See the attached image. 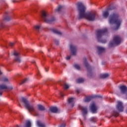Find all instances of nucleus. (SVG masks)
I'll list each match as a JSON object with an SVG mask.
<instances>
[{
    "label": "nucleus",
    "mask_w": 127,
    "mask_h": 127,
    "mask_svg": "<svg viewBox=\"0 0 127 127\" xmlns=\"http://www.w3.org/2000/svg\"><path fill=\"white\" fill-rule=\"evenodd\" d=\"M120 93L122 95H125L127 97V87L125 85H121L120 86Z\"/></svg>",
    "instance_id": "nucleus-10"
},
{
    "label": "nucleus",
    "mask_w": 127,
    "mask_h": 127,
    "mask_svg": "<svg viewBox=\"0 0 127 127\" xmlns=\"http://www.w3.org/2000/svg\"><path fill=\"white\" fill-rule=\"evenodd\" d=\"M113 9H115V8L114 7H111L107 8V10L103 11L102 14L103 17H104V18H108L109 14H110V11L113 10Z\"/></svg>",
    "instance_id": "nucleus-9"
},
{
    "label": "nucleus",
    "mask_w": 127,
    "mask_h": 127,
    "mask_svg": "<svg viewBox=\"0 0 127 127\" xmlns=\"http://www.w3.org/2000/svg\"><path fill=\"white\" fill-rule=\"evenodd\" d=\"M78 108L81 110L83 117H84V119H86V116L88 114V108L87 107H83L81 105H79Z\"/></svg>",
    "instance_id": "nucleus-8"
},
{
    "label": "nucleus",
    "mask_w": 127,
    "mask_h": 127,
    "mask_svg": "<svg viewBox=\"0 0 127 127\" xmlns=\"http://www.w3.org/2000/svg\"><path fill=\"white\" fill-rule=\"evenodd\" d=\"M67 102L68 104H71V108L74 107V104H73V102H74V98H70L68 99Z\"/></svg>",
    "instance_id": "nucleus-23"
},
{
    "label": "nucleus",
    "mask_w": 127,
    "mask_h": 127,
    "mask_svg": "<svg viewBox=\"0 0 127 127\" xmlns=\"http://www.w3.org/2000/svg\"><path fill=\"white\" fill-rule=\"evenodd\" d=\"M84 64L85 65L86 68L87 69V75L89 77H91L92 75H93V73H92V68H91V66L88 63V62L87 61V59H85L83 61Z\"/></svg>",
    "instance_id": "nucleus-7"
},
{
    "label": "nucleus",
    "mask_w": 127,
    "mask_h": 127,
    "mask_svg": "<svg viewBox=\"0 0 127 127\" xmlns=\"http://www.w3.org/2000/svg\"><path fill=\"white\" fill-rule=\"evenodd\" d=\"M109 76L110 74H109V73H104L100 74V78H101V79H106L107 78H109Z\"/></svg>",
    "instance_id": "nucleus-21"
},
{
    "label": "nucleus",
    "mask_w": 127,
    "mask_h": 127,
    "mask_svg": "<svg viewBox=\"0 0 127 127\" xmlns=\"http://www.w3.org/2000/svg\"><path fill=\"white\" fill-rule=\"evenodd\" d=\"M42 18H43L44 21L47 23H52V22L56 20L55 17H52L51 19H49V15L45 11L42 12Z\"/></svg>",
    "instance_id": "nucleus-5"
},
{
    "label": "nucleus",
    "mask_w": 127,
    "mask_h": 127,
    "mask_svg": "<svg viewBox=\"0 0 127 127\" xmlns=\"http://www.w3.org/2000/svg\"><path fill=\"white\" fill-rule=\"evenodd\" d=\"M66 60H70V59H71V56H67L66 58Z\"/></svg>",
    "instance_id": "nucleus-38"
},
{
    "label": "nucleus",
    "mask_w": 127,
    "mask_h": 127,
    "mask_svg": "<svg viewBox=\"0 0 127 127\" xmlns=\"http://www.w3.org/2000/svg\"><path fill=\"white\" fill-rule=\"evenodd\" d=\"M21 103H23L25 106V107L27 110H28L29 113L31 115H34L35 117H39V112L38 110L36 109V107L33 104H29L28 100L25 98L22 97L21 100H20Z\"/></svg>",
    "instance_id": "nucleus-2"
},
{
    "label": "nucleus",
    "mask_w": 127,
    "mask_h": 127,
    "mask_svg": "<svg viewBox=\"0 0 127 127\" xmlns=\"http://www.w3.org/2000/svg\"><path fill=\"white\" fill-rule=\"evenodd\" d=\"M116 109L118 110V112H124V105L123 104V102L118 101V104L116 106Z\"/></svg>",
    "instance_id": "nucleus-12"
},
{
    "label": "nucleus",
    "mask_w": 127,
    "mask_h": 127,
    "mask_svg": "<svg viewBox=\"0 0 127 127\" xmlns=\"http://www.w3.org/2000/svg\"><path fill=\"white\" fill-rule=\"evenodd\" d=\"M71 55L75 56L77 52V47L72 44L69 46Z\"/></svg>",
    "instance_id": "nucleus-11"
},
{
    "label": "nucleus",
    "mask_w": 127,
    "mask_h": 127,
    "mask_svg": "<svg viewBox=\"0 0 127 127\" xmlns=\"http://www.w3.org/2000/svg\"><path fill=\"white\" fill-rule=\"evenodd\" d=\"M5 14H7L8 13V12H5Z\"/></svg>",
    "instance_id": "nucleus-42"
},
{
    "label": "nucleus",
    "mask_w": 127,
    "mask_h": 127,
    "mask_svg": "<svg viewBox=\"0 0 127 127\" xmlns=\"http://www.w3.org/2000/svg\"><path fill=\"white\" fill-rule=\"evenodd\" d=\"M107 32H108V29L107 28L101 30H98L96 31V37L98 42H101V43H106L107 42V40L102 39V36L105 35V33H107Z\"/></svg>",
    "instance_id": "nucleus-4"
},
{
    "label": "nucleus",
    "mask_w": 127,
    "mask_h": 127,
    "mask_svg": "<svg viewBox=\"0 0 127 127\" xmlns=\"http://www.w3.org/2000/svg\"><path fill=\"white\" fill-rule=\"evenodd\" d=\"M14 56V61L17 63H20L21 62V60L20 59V55L16 52L13 53Z\"/></svg>",
    "instance_id": "nucleus-13"
},
{
    "label": "nucleus",
    "mask_w": 127,
    "mask_h": 127,
    "mask_svg": "<svg viewBox=\"0 0 127 127\" xmlns=\"http://www.w3.org/2000/svg\"><path fill=\"white\" fill-rule=\"evenodd\" d=\"M28 82V78L25 79L21 84H24L25 83H27Z\"/></svg>",
    "instance_id": "nucleus-34"
},
{
    "label": "nucleus",
    "mask_w": 127,
    "mask_h": 127,
    "mask_svg": "<svg viewBox=\"0 0 127 127\" xmlns=\"http://www.w3.org/2000/svg\"><path fill=\"white\" fill-rule=\"evenodd\" d=\"M25 127H31V122L29 121H26Z\"/></svg>",
    "instance_id": "nucleus-26"
},
{
    "label": "nucleus",
    "mask_w": 127,
    "mask_h": 127,
    "mask_svg": "<svg viewBox=\"0 0 127 127\" xmlns=\"http://www.w3.org/2000/svg\"><path fill=\"white\" fill-rule=\"evenodd\" d=\"M34 30H35L37 32H39L40 31V29H41V25H36L34 26Z\"/></svg>",
    "instance_id": "nucleus-20"
},
{
    "label": "nucleus",
    "mask_w": 127,
    "mask_h": 127,
    "mask_svg": "<svg viewBox=\"0 0 127 127\" xmlns=\"http://www.w3.org/2000/svg\"><path fill=\"white\" fill-rule=\"evenodd\" d=\"M76 92L77 93V94H79L80 93V92H81V90L80 89H76Z\"/></svg>",
    "instance_id": "nucleus-39"
},
{
    "label": "nucleus",
    "mask_w": 127,
    "mask_h": 127,
    "mask_svg": "<svg viewBox=\"0 0 127 127\" xmlns=\"http://www.w3.org/2000/svg\"><path fill=\"white\" fill-rule=\"evenodd\" d=\"M93 98H102V96L100 95H95L94 96H88L86 98V99L84 100V102L85 103H88V102H90L92 100V99H93Z\"/></svg>",
    "instance_id": "nucleus-14"
},
{
    "label": "nucleus",
    "mask_w": 127,
    "mask_h": 127,
    "mask_svg": "<svg viewBox=\"0 0 127 127\" xmlns=\"http://www.w3.org/2000/svg\"><path fill=\"white\" fill-rule=\"evenodd\" d=\"M38 76L40 75V74L39 73V74H38Z\"/></svg>",
    "instance_id": "nucleus-43"
},
{
    "label": "nucleus",
    "mask_w": 127,
    "mask_h": 127,
    "mask_svg": "<svg viewBox=\"0 0 127 127\" xmlns=\"http://www.w3.org/2000/svg\"><path fill=\"white\" fill-rule=\"evenodd\" d=\"M0 27H1V28H3V27H4V25L3 24V23H1L0 24Z\"/></svg>",
    "instance_id": "nucleus-36"
},
{
    "label": "nucleus",
    "mask_w": 127,
    "mask_h": 127,
    "mask_svg": "<svg viewBox=\"0 0 127 127\" xmlns=\"http://www.w3.org/2000/svg\"><path fill=\"white\" fill-rule=\"evenodd\" d=\"M48 51H49V50H48Z\"/></svg>",
    "instance_id": "nucleus-45"
},
{
    "label": "nucleus",
    "mask_w": 127,
    "mask_h": 127,
    "mask_svg": "<svg viewBox=\"0 0 127 127\" xmlns=\"http://www.w3.org/2000/svg\"><path fill=\"white\" fill-rule=\"evenodd\" d=\"M122 41V39L119 36H115L114 38L113 42H110L109 44V47L111 48V47H114L115 45H119L121 44Z\"/></svg>",
    "instance_id": "nucleus-6"
},
{
    "label": "nucleus",
    "mask_w": 127,
    "mask_h": 127,
    "mask_svg": "<svg viewBox=\"0 0 127 127\" xmlns=\"http://www.w3.org/2000/svg\"><path fill=\"white\" fill-rule=\"evenodd\" d=\"M90 121L91 122V123H96L98 120L96 117H92L90 119Z\"/></svg>",
    "instance_id": "nucleus-27"
},
{
    "label": "nucleus",
    "mask_w": 127,
    "mask_h": 127,
    "mask_svg": "<svg viewBox=\"0 0 127 127\" xmlns=\"http://www.w3.org/2000/svg\"><path fill=\"white\" fill-rule=\"evenodd\" d=\"M66 125L65 124H62L60 127H65Z\"/></svg>",
    "instance_id": "nucleus-40"
},
{
    "label": "nucleus",
    "mask_w": 127,
    "mask_h": 127,
    "mask_svg": "<svg viewBox=\"0 0 127 127\" xmlns=\"http://www.w3.org/2000/svg\"><path fill=\"white\" fill-rule=\"evenodd\" d=\"M4 20H6V21H9V20H10V19H11V18H10L8 16H7L4 17Z\"/></svg>",
    "instance_id": "nucleus-32"
},
{
    "label": "nucleus",
    "mask_w": 127,
    "mask_h": 127,
    "mask_svg": "<svg viewBox=\"0 0 127 127\" xmlns=\"http://www.w3.org/2000/svg\"><path fill=\"white\" fill-rule=\"evenodd\" d=\"M0 80L3 82H8V78H7V77H2V78Z\"/></svg>",
    "instance_id": "nucleus-30"
},
{
    "label": "nucleus",
    "mask_w": 127,
    "mask_h": 127,
    "mask_svg": "<svg viewBox=\"0 0 127 127\" xmlns=\"http://www.w3.org/2000/svg\"><path fill=\"white\" fill-rule=\"evenodd\" d=\"M113 115L114 117H118L119 114V112H118L117 111H114Z\"/></svg>",
    "instance_id": "nucleus-33"
},
{
    "label": "nucleus",
    "mask_w": 127,
    "mask_h": 127,
    "mask_svg": "<svg viewBox=\"0 0 127 127\" xmlns=\"http://www.w3.org/2000/svg\"><path fill=\"white\" fill-rule=\"evenodd\" d=\"M76 83H83L84 82V78H78L76 81Z\"/></svg>",
    "instance_id": "nucleus-28"
},
{
    "label": "nucleus",
    "mask_w": 127,
    "mask_h": 127,
    "mask_svg": "<svg viewBox=\"0 0 127 127\" xmlns=\"http://www.w3.org/2000/svg\"><path fill=\"white\" fill-rule=\"evenodd\" d=\"M33 63H35V62H33Z\"/></svg>",
    "instance_id": "nucleus-44"
},
{
    "label": "nucleus",
    "mask_w": 127,
    "mask_h": 127,
    "mask_svg": "<svg viewBox=\"0 0 127 127\" xmlns=\"http://www.w3.org/2000/svg\"><path fill=\"white\" fill-rule=\"evenodd\" d=\"M50 111L52 113H56L58 112V108L55 107H52L50 108Z\"/></svg>",
    "instance_id": "nucleus-19"
},
{
    "label": "nucleus",
    "mask_w": 127,
    "mask_h": 127,
    "mask_svg": "<svg viewBox=\"0 0 127 127\" xmlns=\"http://www.w3.org/2000/svg\"><path fill=\"white\" fill-rule=\"evenodd\" d=\"M14 45V43H9V46H10L11 47H12V46H13Z\"/></svg>",
    "instance_id": "nucleus-37"
},
{
    "label": "nucleus",
    "mask_w": 127,
    "mask_h": 127,
    "mask_svg": "<svg viewBox=\"0 0 127 127\" xmlns=\"http://www.w3.org/2000/svg\"><path fill=\"white\" fill-rule=\"evenodd\" d=\"M8 88V87H7L5 84L0 85V96H1L2 95V91H1V90H5Z\"/></svg>",
    "instance_id": "nucleus-16"
},
{
    "label": "nucleus",
    "mask_w": 127,
    "mask_h": 127,
    "mask_svg": "<svg viewBox=\"0 0 127 127\" xmlns=\"http://www.w3.org/2000/svg\"><path fill=\"white\" fill-rule=\"evenodd\" d=\"M63 87H64V89H65V90L69 89V85H68L66 83H64V85H63Z\"/></svg>",
    "instance_id": "nucleus-29"
},
{
    "label": "nucleus",
    "mask_w": 127,
    "mask_h": 127,
    "mask_svg": "<svg viewBox=\"0 0 127 127\" xmlns=\"http://www.w3.org/2000/svg\"><path fill=\"white\" fill-rule=\"evenodd\" d=\"M90 109L92 113H96L97 111V107H96V104L95 103H92L91 107Z\"/></svg>",
    "instance_id": "nucleus-17"
},
{
    "label": "nucleus",
    "mask_w": 127,
    "mask_h": 127,
    "mask_svg": "<svg viewBox=\"0 0 127 127\" xmlns=\"http://www.w3.org/2000/svg\"><path fill=\"white\" fill-rule=\"evenodd\" d=\"M54 41L56 45H59V41H58V40H55Z\"/></svg>",
    "instance_id": "nucleus-35"
},
{
    "label": "nucleus",
    "mask_w": 127,
    "mask_h": 127,
    "mask_svg": "<svg viewBox=\"0 0 127 127\" xmlns=\"http://www.w3.org/2000/svg\"><path fill=\"white\" fill-rule=\"evenodd\" d=\"M120 15H119V13L117 12H113L109 16V23L110 24H114L116 25V27L115 28V30H117L119 29V28L121 26V24L123 22V20L122 19L119 18Z\"/></svg>",
    "instance_id": "nucleus-3"
},
{
    "label": "nucleus",
    "mask_w": 127,
    "mask_h": 127,
    "mask_svg": "<svg viewBox=\"0 0 127 127\" xmlns=\"http://www.w3.org/2000/svg\"><path fill=\"white\" fill-rule=\"evenodd\" d=\"M62 8H63V6L59 5L58 8L57 9H56L55 10L57 12H60V11H61V9H62Z\"/></svg>",
    "instance_id": "nucleus-25"
},
{
    "label": "nucleus",
    "mask_w": 127,
    "mask_h": 127,
    "mask_svg": "<svg viewBox=\"0 0 127 127\" xmlns=\"http://www.w3.org/2000/svg\"><path fill=\"white\" fill-rule=\"evenodd\" d=\"M37 107L38 110H39V111H45V107H44L43 105H42L41 104L37 105Z\"/></svg>",
    "instance_id": "nucleus-18"
},
{
    "label": "nucleus",
    "mask_w": 127,
    "mask_h": 127,
    "mask_svg": "<svg viewBox=\"0 0 127 127\" xmlns=\"http://www.w3.org/2000/svg\"><path fill=\"white\" fill-rule=\"evenodd\" d=\"M60 95L62 97H63L64 96V94H63V93H62V92H60Z\"/></svg>",
    "instance_id": "nucleus-41"
},
{
    "label": "nucleus",
    "mask_w": 127,
    "mask_h": 127,
    "mask_svg": "<svg viewBox=\"0 0 127 127\" xmlns=\"http://www.w3.org/2000/svg\"><path fill=\"white\" fill-rule=\"evenodd\" d=\"M77 8L78 11V19L86 18L89 21H94L96 19L97 13L94 12H86V7L83 3L78 2Z\"/></svg>",
    "instance_id": "nucleus-1"
},
{
    "label": "nucleus",
    "mask_w": 127,
    "mask_h": 127,
    "mask_svg": "<svg viewBox=\"0 0 127 127\" xmlns=\"http://www.w3.org/2000/svg\"><path fill=\"white\" fill-rule=\"evenodd\" d=\"M52 30L53 33H55V34H57L58 35H62V33L57 29H53Z\"/></svg>",
    "instance_id": "nucleus-22"
},
{
    "label": "nucleus",
    "mask_w": 127,
    "mask_h": 127,
    "mask_svg": "<svg viewBox=\"0 0 127 127\" xmlns=\"http://www.w3.org/2000/svg\"><path fill=\"white\" fill-rule=\"evenodd\" d=\"M97 52H98V55H101L102 53H104V52H105V48L102 47L97 46Z\"/></svg>",
    "instance_id": "nucleus-15"
},
{
    "label": "nucleus",
    "mask_w": 127,
    "mask_h": 127,
    "mask_svg": "<svg viewBox=\"0 0 127 127\" xmlns=\"http://www.w3.org/2000/svg\"><path fill=\"white\" fill-rule=\"evenodd\" d=\"M37 125L39 127H45V124L42 123L40 121H37Z\"/></svg>",
    "instance_id": "nucleus-24"
},
{
    "label": "nucleus",
    "mask_w": 127,
    "mask_h": 127,
    "mask_svg": "<svg viewBox=\"0 0 127 127\" xmlns=\"http://www.w3.org/2000/svg\"><path fill=\"white\" fill-rule=\"evenodd\" d=\"M74 68H75V69H77V70H80V65L77 64H75L74 65Z\"/></svg>",
    "instance_id": "nucleus-31"
}]
</instances>
